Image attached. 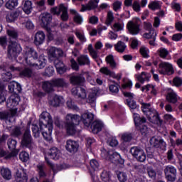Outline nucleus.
<instances>
[{"mask_svg": "<svg viewBox=\"0 0 182 182\" xmlns=\"http://www.w3.org/2000/svg\"><path fill=\"white\" fill-rule=\"evenodd\" d=\"M127 29L131 35H139L140 33V24L129 21L127 23Z\"/></svg>", "mask_w": 182, "mask_h": 182, "instance_id": "obj_17", "label": "nucleus"}, {"mask_svg": "<svg viewBox=\"0 0 182 182\" xmlns=\"http://www.w3.org/2000/svg\"><path fill=\"white\" fill-rule=\"evenodd\" d=\"M80 117L77 114H68L65 117V127L67 134L73 136L76 134V125L79 124Z\"/></svg>", "mask_w": 182, "mask_h": 182, "instance_id": "obj_3", "label": "nucleus"}, {"mask_svg": "<svg viewBox=\"0 0 182 182\" xmlns=\"http://www.w3.org/2000/svg\"><path fill=\"white\" fill-rule=\"evenodd\" d=\"M4 82H9L12 79V73L11 72H4L1 74Z\"/></svg>", "mask_w": 182, "mask_h": 182, "instance_id": "obj_49", "label": "nucleus"}, {"mask_svg": "<svg viewBox=\"0 0 182 182\" xmlns=\"http://www.w3.org/2000/svg\"><path fill=\"white\" fill-rule=\"evenodd\" d=\"M149 113L150 114L147 117V119L151 123L157 124L158 126H161L163 124V120L160 119L159 112H157L156 109L150 112Z\"/></svg>", "mask_w": 182, "mask_h": 182, "instance_id": "obj_15", "label": "nucleus"}, {"mask_svg": "<svg viewBox=\"0 0 182 182\" xmlns=\"http://www.w3.org/2000/svg\"><path fill=\"white\" fill-rule=\"evenodd\" d=\"M71 93L76 99H86V90L82 87L73 88Z\"/></svg>", "mask_w": 182, "mask_h": 182, "instance_id": "obj_18", "label": "nucleus"}, {"mask_svg": "<svg viewBox=\"0 0 182 182\" xmlns=\"http://www.w3.org/2000/svg\"><path fill=\"white\" fill-rule=\"evenodd\" d=\"M165 178L168 181L174 182L177 180V168L176 167L169 165L166 166L164 168Z\"/></svg>", "mask_w": 182, "mask_h": 182, "instance_id": "obj_6", "label": "nucleus"}, {"mask_svg": "<svg viewBox=\"0 0 182 182\" xmlns=\"http://www.w3.org/2000/svg\"><path fill=\"white\" fill-rule=\"evenodd\" d=\"M18 0H8L6 2L5 6L7 9H10L11 11L15 9L16 6H18Z\"/></svg>", "mask_w": 182, "mask_h": 182, "instance_id": "obj_38", "label": "nucleus"}, {"mask_svg": "<svg viewBox=\"0 0 182 182\" xmlns=\"http://www.w3.org/2000/svg\"><path fill=\"white\" fill-rule=\"evenodd\" d=\"M93 119H94L93 114L90 112H85L81 116V120L86 127H89V126L92 124V122H93Z\"/></svg>", "mask_w": 182, "mask_h": 182, "instance_id": "obj_21", "label": "nucleus"}, {"mask_svg": "<svg viewBox=\"0 0 182 182\" xmlns=\"http://www.w3.org/2000/svg\"><path fill=\"white\" fill-rule=\"evenodd\" d=\"M141 55L143 58H149V50L146 47H141L139 50Z\"/></svg>", "mask_w": 182, "mask_h": 182, "instance_id": "obj_62", "label": "nucleus"}, {"mask_svg": "<svg viewBox=\"0 0 182 182\" xmlns=\"http://www.w3.org/2000/svg\"><path fill=\"white\" fill-rule=\"evenodd\" d=\"M132 139H133V136L132 135V134L124 133L122 135V139L125 143H130Z\"/></svg>", "mask_w": 182, "mask_h": 182, "instance_id": "obj_48", "label": "nucleus"}, {"mask_svg": "<svg viewBox=\"0 0 182 182\" xmlns=\"http://www.w3.org/2000/svg\"><path fill=\"white\" fill-rule=\"evenodd\" d=\"M149 9H151L152 11H156V9H160V4L157 1H153L151 4H149Z\"/></svg>", "mask_w": 182, "mask_h": 182, "instance_id": "obj_60", "label": "nucleus"}, {"mask_svg": "<svg viewBox=\"0 0 182 182\" xmlns=\"http://www.w3.org/2000/svg\"><path fill=\"white\" fill-rule=\"evenodd\" d=\"M19 159L23 162L28 161L29 160V154L26 151H22L19 154Z\"/></svg>", "mask_w": 182, "mask_h": 182, "instance_id": "obj_53", "label": "nucleus"}, {"mask_svg": "<svg viewBox=\"0 0 182 182\" xmlns=\"http://www.w3.org/2000/svg\"><path fill=\"white\" fill-rule=\"evenodd\" d=\"M101 178L102 181L107 182L110 180V174L107 171H103L101 173Z\"/></svg>", "mask_w": 182, "mask_h": 182, "instance_id": "obj_51", "label": "nucleus"}, {"mask_svg": "<svg viewBox=\"0 0 182 182\" xmlns=\"http://www.w3.org/2000/svg\"><path fill=\"white\" fill-rule=\"evenodd\" d=\"M114 21V16H113V12L108 11L107 16V20L105 21L106 25L109 26V25H112V22Z\"/></svg>", "mask_w": 182, "mask_h": 182, "instance_id": "obj_44", "label": "nucleus"}, {"mask_svg": "<svg viewBox=\"0 0 182 182\" xmlns=\"http://www.w3.org/2000/svg\"><path fill=\"white\" fill-rule=\"evenodd\" d=\"M9 69L11 72H20L21 77H32L33 76V71L29 68H26L21 71L20 67H16L14 65H11L9 67Z\"/></svg>", "mask_w": 182, "mask_h": 182, "instance_id": "obj_9", "label": "nucleus"}, {"mask_svg": "<svg viewBox=\"0 0 182 182\" xmlns=\"http://www.w3.org/2000/svg\"><path fill=\"white\" fill-rule=\"evenodd\" d=\"M166 100L169 103H177V94L174 92H168L166 95Z\"/></svg>", "mask_w": 182, "mask_h": 182, "instance_id": "obj_39", "label": "nucleus"}, {"mask_svg": "<svg viewBox=\"0 0 182 182\" xmlns=\"http://www.w3.org/2000/svg\"><path fill=\"white\" fill-rule=\"evenodd\" d=\"M87 103L90 105L91 107L96 106V93L90 92L87 99Z\"/></svg>", "mask_w": 182, "mask_h": 182, "instance_id": "obj_35", "label": "nucleus"}, {"mask_svg": "<svg viewBox=\"0 0 182 182\" xmlns=\"http://www.w3.org/2000/svg\"><path fill=\"white\" fill-rule=\"evenodd\" d=\"M63 56V50L60 48H56L55 47L50 48L48 50V58L49 60H55V59H58V58H62Z\"/></svg>", "mask_w": 182, "mask_h": 182, "instance_id": "obj_12", "label": "nucleus"}, {"mask_svg": "<svg viewBox=\"0 0 182 182\" xmlns=\"http://www.w3.org/2000/svg\"><path fill=\"white\" fill-rule=\"evenodd\" d=\"M137 80L140 82V83H144V82L149 81V77L146 75V73L142 72L140 75L136 77Z\"/></svg>", "mask_w": 182, "mask_h": 182, "instance_id": "obj_47", "label": "nucleus"}, {"mask_svg": "<svg viewBox=\"0 0 182 182\" xmlns=\"http://www.w3.org/2000/svg\"><path fill=\"white\" fill-rule=\"evenodd\" d=\"M100 71L101 72V73H104V75H107V76H111L114 79H117L116 74L114 72H112L110 70H109L107 67H103L100 68Z\"/></svg>", "mask_w": 182, "mask_h": 182, "instance_id": "obj_40", "label": "nucleus"}, {"mask_svg": "<svg viewBox=\"0 0 182 182\" xmlns=\"http://www.w3.org/2000/svg\"><path fill=\"white\" fill-rule=\"evenodd\" d=\"M159 72L161 75H173L174 73V68H173V65L167 62H161L159 65Z\"/></svg>", "mask_w": 182, "mask_h": 182, "instance_id": "obj_8", "label": "nucleus"}, {"mask_svg": "<svg viewBox=\"0 0 182 182\" xmlns=\"http://www.w3.org/2000/svg\"><path fill=\"white\" fill-rule=\"evenodd\" d=\"M41 132L43 139L47 141H52V130H53V120L48 112H43L38 121Z\"/></svg>", "mask_w": 182, "mask_h": 182, "instance_id": "obj_1", "label": "nucleus"}, {"mask_svg": "<svg viewBox=\"0 0 182 182\" xmlns=\"http://www.w3.org/2000/svg\"><path fill=\"white\" fill-rule=\"evenodd\" d=\"M118 180L121 182L127 181V175L124 172H119L117 174Z\"/></svg>", "mask_w": 182, "mask_h": 182, "instance_id": "obj_58", "label": "nucleus"}, {"mask_svg": "<svg viewBox=\"0 0 182 182\" xmlns=\"http://www.w3.org/2000/svg\"><path fill=\"white\" fill-rule=\"evenodd\" d=\"M147 174L150 178H152V180H156L157 173L156 172V170H154L153 168H149L147 169Z\"/></svg>", "mask_w": 182, "mask_h": 182, "instance_id": "obj_50", "label": "nucleus"}, {"mask_svg": "<svg viewBox=\"0 0 182 182\" xmlns=\"http://www.w3.org/2000/svg\"><path fill=\"white\" fill-rule=\"evenodd\" d=\"M45 33H43V31H38L36 34H35V37H34V44L36 46H39L40 45H42V43H43L45 42Z\"/></svg>", "mask_w": 182, "mask_h": 182, "instance_id": "obj_23", "label": "nucleus"}, {"mask_svg": "<svg viewBox=\"0 0 182 182\" xmlns=\"http://www.w3.org/2000/svg\"><path fill=\"white\" fill-rule=\"evenodd\" d=\"M71 14H74L75 16H74V21L75 22H76V23H79L80 25V23H82V16L79 15V14H77L75 10H70Z\"/></svg>", "mask_w": 182, "mask_h": 182, "instance_id": "obj_46", "label": "nucleus"}, {"mask_svg": "<svg viewBox=\"0 0 182 182\" xmlns=\"http://www.w3.org/2000/svg\"><path fill=\"white\" fill-rule=\"evenodd\" d=\"M143 36L146 39H150L152 38V36H157V33L154 30L151 29V30H149V33H145L143 35Z\"/></svg>", "mask_w": 182, "mask_h": 182, "instance_id": "obj_54", "label": "nucleus"}, {"mask_svg": "<svg viewBox=\"0 0 182 182\" xmlns=\"http://www.w3.org/2000/svg\"><path fill=\"white\" fill-rule=\"evenodd\" d=\"M19 16V13L17 11H13L10 14H8L6 16V19L7 22L12 23L18 19V17Z\"/></svg>", "mask_w": 182, "mask_h": 182, "instance_id": "obj_34", "label": "nucleus"}, {"mask_svg": "<svg viewBox=\"0 0 182 182\" xmlns=\"http://www.w3.org/2000/svg\"><path fill=\"white\" fill-rule=\"evenodd\" d=\"M141 109L144 113V114L146 115V117L150 114V112H151L154 109L151 108V105L150 103H141Z\"/></svg>", "mask_w": 182, "mask_h": 182, "instance_id": "obj_28", "label": "nucleus"}, {"mask_svg": "<svg viewBox=\"0 0 182 182\" xmlns=\"http://www.w3.org/2000/svg\"><path fill=\"white\" fill-rule=\"evenodd\" d=\"M127 105H128L130 109H136V107H137V105L136 104V102H134V100H127Z\"/></svg>", "mask_w": 182, "mask_h": 182, "instance_id": "obj_63", "label": "nucleus"}, {"mask_svg": "<svg viewBox=\"0 0 182 182\" xmlns=\"http://www.w3.org/2000/svg\"><path fill=\"white\" fill-rule=\"evenodd\" d=\"M62 102V98L58 95H54L51 99L49 100V105L53 107H58Z\"/></svg>", "mask_w": 182, "mask_h": 182, "instance_id": "obj_29", "label": "nucleus"}, {"mask_svg": "<svg viewBox=\"0 0 182 182\" xmlns=\"http://www.w3.org/2000/svg\"><path fill=\"white\" fill-rule=\"evenodd\" d=\"M11 136L14 137H19V136H22V130L20 127H14L11 130Z\"/></svg>", "mask_w": 182, "mask_h": 182, "instance_id": "obj_43", "label": "nucleus"}, {"mask_svg": "<svg viewBox=\"0 0 182 182\" xmlns=\"http://www.w3.org/2000/svg\"><path fill=\"white\" fill-rule=\"evenodd\" d=\"M109 90L113 95H117L119 93V85H110L109 86Z\"/></svg>", "mask_w": 182, "mask_h": 182, "instance_id": "obj_52", "label": "nucleus"}, {"mask_svg": "<svg viewBox=\"0 0 182 182\" xmlns=\"http://www.w3.org/2000/svg\"><path fill=\"white\" fill-rule=\"evenodd\" d=\"M21 146L23 147H26V149H29V150H32V149H33V141H32V136L31 135V131L28 127L23 134L21 140Z\"/></svg>", "mask_w": 182, "mask_h": 182, "instance_id": "obj_7", "label": "nucleus"}, {"mask_svg": "<svg viewBox=\"0 0 182 182\" xmlns=\"http://www.w3.org/2000/svg\"><path fill=\"white\" fill-rule=\"evenodd\" d=\"M37 168L40 178H45V177L46 176V172H45V165L38 164L37 166Z\"/></svg>", "mask_w": 182, "mask_h": 182, "instance_id": "obj_42", "label": "nucleus"}, {"mask_svg": "<svg viewBox=\"0 0 182 182\" xmlns=\"http://www.w3.org/2000/svg\"><path fill=\"white\" fill-rule=\"evenodd\" d=\"M16 140L13 139H8L7 145L11 152L6 156V159H11V157H15V156H18V153H19V151L16 149Z\"/></svg>", "mask_w": 182, "mask_h": 182, "instance_id": "obj_11", "label": "nucleus"}, {"mask_svg": "<svg viewBox=\"0 0 182 182\" xmlns=\"http://www.w3.org/2000/svg\"><path fill=\"white\" fill-rule=\"evenodd\" d=\"M12 114L8 111L0 112V120H8Z\"/></svg>", "mask_w": 182, "mask_h": 182, "instance_id": "obj_45", "label": "nucleus"}, {"mask_svg": "<svg viewBox=\"0 0 182 182\" xmlns=\"http://www.w3.org/2000/svg\"><path fill=\"white\" fill-rule=\"evenodd\" d=\"M26 62L30 66H37L38 69H43L46 66V59L43 56H40L38 63H35L38 59V52L33 48L26 47Z\"/></svg>", "mask_w": 182, "mask_h": 182, "instance_id": "obj_2", "label": "nucleus"}, {"mask_svg": "<svg viewBox=\"0 0 182 182\" xmlns=\"http://www.w3.org/2000/svg\"><path fill=\"white\" fill-rule=\"evenodd\" d=\"M67 107H68V109H72V110H76L77 112L79 110V107L75 105V102H73L72 100H70L67 102Z\"/></svg>", "mask_w": 182, "mask_h": 182, "instance_id": "obj_55", "label": "nucleus"}, {"mask_svg": "<svg viewBox=\"0 0 182 182\" xmlns=\"http://www.w3.org/2000/svg\"><path fill=\"white\" fill-rule=\"evenodd\" d=\"M99 1L100 0H90L86 6L82 4L80 12H85V11H92L93 9H96V8H97Z\"/></svg>", "mask_w": 182, "mask_h": 182, "instance_id": "obj_19", "label": "nucleus"}, {"mask_svg": "<svg viewBox=\"0 0 182 182\" xmlns=\"http://www.w3.org/2000/svg\"><path fill=\"white\" fill-rule=\"evenodd\" d=\"M7 33L10 38V39H18V36L19 34L18 33V31L15 28H10L7 30Z\"/></svg>", "mask_w": 182, "mask_h": 182, "instance_id": "obj_41", "label": "nucleus"}, {"mask_svg": "<svg viewBox=\"0 0 182 182\" xmlns=\"http://www.w3.org/2000/svg\"><path fill=\"white\" fill-rule=\"evenodd\" d=\"M103 129V123L99 120L94 121L91 124V130L94 134H97L99 132H102Z\"/></svg>", "mask_w": 182, "mask_h": 182, "instance_id": "obj_24", "label": "nucleus"}, {"mask_svg": "<svg viewBox=\"0 0 182 182\" xmlns=\"http://www.w3.org/2000/svg\"><path fill=\"white\" fill-rule=\"evenodd\" d=\"M105 60L107 63V65H109V68L111 69H116L117 68V63L114 60V57H113V55H109L106 57Z\"/></svg>", "mask_w": 182, "mask_h": 182, "instance_id": "obj_30", "label": "nucleus"}, {"mask_svg": "<svg viewBox=\"0 0 182 182\" xmlns=\"http://www.w3.org/2000/svg\"><path fill=\"white\" fill-rule=\"evenodd\" d=\"M53 87H55V86L53 85L52 80L50 82L46 81L43 82V89L47 93H50V92H53Z\"/></svg>", "mask_w": 182, "mask_h": 182, "instance_id": "obj_31", "label": "nucleus"}, {"mask_svg": "<svg viewBox=\"0 0 182 182\" xmlns=\"http://www.w3.org/2000/svg\"><path fill=\"white\" fill-rule=\"evenodd\" d=\"M1 174L6 180H11L12 178V172L8 168H2L1 169Z\"/></svg>", "mask_w": 182, "mask_h": 182, "instance_id": "obj_33", "label": "nucleus"}, {"mask_svg": "<svg viewBox=\"0 0 182 182\" xmlns=\"http://www.w3.org/2000/svg\"><path fill=\"white\" fill-rule=\"evenodd\" d=\"M90 166L92 167V168L96 171V170H99V162L96 160V159H92L90 161Z\"/></svg>", "mask_w": 182, "mask_h": 182, "instance_id": "obj_57", "label": "nucleus"}, {"mask_svg": "<svg viewBox=\"0 0 182 182\" xmlns=\"http://www.w3.org/2000/svg\"><path fill=\"white\" fill-rule=\"evenodd\" d=\"M115 50L119 52V53H123L126 50V43L123 41H118L117 44L114 45Z\"/></svg>", "mask_w": 182, "mask_h": 182, "instance_id": "obj_37", "label": "nucleus"}, {"mask_svg": "<svg viewBox=\"0 0 182 182\" xmlns=\"http://www.w3.org/2000/svg\"><path fill=\"white\" fill-rule=\"evenodd\" d=\"M32 1L27 0L25 1L23 6V11L26 14V15H29L31 12H32Z\"/></svg>", "mask_w": 182, "mask_h": 182, "instance_id": "obj_36", "label": "nucleus"}, {"mask_svg": "<svg viewBox=\"0 0 182 182\" xmlns=\"http://www.w3.org/2000/svg\"><path fill=\"white\" fill-rule=\"evenodd\" d=\"M16 177L17 182H28L26 171L21 167L16 168Z\"/></svg>", "mask_w": 182, "mask_h": 182, "instance_id": "obj_16", "label": "nucleus"}, {"mask_svg": "<svg viewBox=\"0 0 182 182\" xmlns=\"http://www.w3.org/2000/svg\"><path fill=\"white\" fill-rule=\"evenodd\" d=\"M130 153L140 163L146 161V153L144 150L139 146H133L130 149Z\"/></svg>", "mask_w": 182, "mask_h": 182, "instance_id": "obj_5", "label": "nucleus"}, {"mask_svg": "<svg viewBox=\"0 0 182 182\" xmlns=\"http://www.w3.org/2000/svg\"><path fill=\"white\" fill-rule=\"evenodd\" d=\"M107 156H108L112 163H120V154L113 151H107Z\"/></svg>", "mask_w": 182, "mask_h": 182, "instance_id": "obj_26", "label": "nucleus"}, {"mask_svg": "<svg viewBox=\"0 0 182 182\" xmlns=\"http://www.w3.org/2000/svg\"><path fill=\"white\" fill-rule=\"evenodd\" d=\"M149 143L152 147H156V149H162V150H164V149H166V141H164V140H163V139L160 137H151L149 141Z\"/></svg>", "mask_w": 182, "mask_h": 182, "instance_id": "obj_13", "label": "nucleus"}, {"mask_svg": "<svg viewBox=\"0 0 182 182\" xmlns=\"http://www.w3.org/2000/svg\"><path fill=\"white\" fill-rule=\"evenodd\" d=\"M65 149L71 154H75L79 150V144L76 141L68 139L66 141Z\"/></svg>", "mask_w": 182, "mask_h": 182, "instance_id": "obj_14", "label": "nucleus"}, {"mask_svg": "<svg viewBox=\"0 0 182 182\" xmlns=\"http://www.w3.org/2000/svg\"><path fill=\"white\" fill-rule=\"evenodd\" d=\"M85 77L82 75H73L70 78V84L75 86H81L85 83Z\"/></svg>", "mask_w": 182, "mask_h": 182, "instance_id": "obj_20", "label": "nucleus"}, {"mask_svg": "<svg viewBox=\"0 0 182 182\" xmlns=\"http://www.w3.org/2000/svg\"><path fill=\"white\" fill-rule=\"evenodd\" d=\"M113 29L117 32H119V31H123V25L119 23H115L113 25Z\"/></svg>", "mask_w": 182, "mask_h": 182, "instance_id": "obj_64", "label": "nucleus"}, {"mask_svg": "<svg viewBox=\"0 0 182 182\" xmlns=\"http://www.w3.org/2000/svg\"><path fill=\"white\" fill-rule=\"evenodd\" d=\"M50 62H53V63L54 64V66L56 68V69H58L59 68H60L65 65V64H63V62L62 60H59V58L52 60Z\"/></svg>", "mask_w": 182, "mask_h": 182, "instance_id": "obj_56", "label": "nucleus"}, {"mask_svg": "<svg viewBox=\"0 0 182 182\" xmlns=\"http://www.w3.org/2000/svg\"><path fill=\"white\" fill-rule=\"evenodd\" d=\"M52 14L53 15H60V12H62L61 14V19L62 21H68L69 19V16L68 15V7L65 6L63 4H60L59 7H54L51 9Z\"/></svg>", "mask_w": 182, "mask_h": 182, "instance_id": "obj_10", "label": "nucleus"}, {"mask_svg": "<svg viewBox=\"0 0 182 182\" xmlns=\"http://www.w3.org/2000/svg\"><path fill=\"white\" fill-rule=\"evenodd\" d=\"M52 83L54 87L68 88L69 87V82H66L63 78H55L52 80Z\"/></svg>", "mask_w": 182, "mask_h": 182, "instance_id": "obj_22", "label": "nucleus"}, {"mask_svg": "<svg viewBox=\"0 0 182 182\" xmlns=\"http://www.w3.org/2000/svg\"><path fill=\"white\" fill-rule=\"evenodd\" d=\"M32 131L34 134V137H39V134L42 132L37 125H33Z\"/></svg>", "mask_w": 182, "mask_h": 182, "instance_id": "obj_59", "label": "nucleus"}, {"mask_svg": "<svg viewBox=\"0 0 182 182\" xmlns=\"http://www.w3.org/2000/svg\"><path fill=\"white\" fill-rule=\"evenodd\" d=\"M48 154L50 159H52L53 160H59V158L60 157V151L56 147H53L50 149Z\"/></svg>", "mask_w": 182, "mask_h": 182, "instance_id": "obj_25", "label": "nucleus"}, {"mask_svg": "<svg viewBox=\"0 0 182 182\" xmlns=\"http://www.w3.org/2000/svg\"><path fill=\"white\" fill-rule=\"evenodd\" d=\"M41 22L43 24V26L46 28L48 25L52 22V15L48 13H44L41 15Z\"/></svg>", "mask_w": 182, "mask_h": 182, "instance_id": "obj_27", "label": "nucleus"}, {"mask_svg": "<svg viewBox=\"0 0 182 182\" xmlns=\"http://www.w3.org/2000/svg\"><path fill=\"white\" fill-rule=\"evenodd\" d=\"M78 65L80 66H85V65H90V60L87 55H81L77 58Z\"/></svg>", "mask_w": 182, "mask_h": 182, "instance_id": "obj_32", "label": "nucleus"}, {"mask_svg": "<svg viewBox=\"0 0 182 182\" xmlns=\"http://www.w3.org/2000/svg\"><path fill=\"white\" fill-rule=\"evenodd\" d=\"M22 52L21 44L15 41H11L7 47V57L9 59H16L18 55Z\"/></svg>", "mask_w": 182, "mask_h": 182, "instance_id": "obj_4", "label": "nucleus"}, {"mask_svg": "<svg viewBox=\"0 0 182 182\" xmlns=\"http://www.w3.org/2000/svg\"><path fill=\"white\" fill-rule=\"evenodd\" d=\"M168 55V50L166 48H161L159 50V56L161 58H163V59L167 58V55Z\"/></svg>", "mask_w": 182, "mask_h": 182, "instance_id": "obj_61", "label": "nucleus"}]
</instances>
